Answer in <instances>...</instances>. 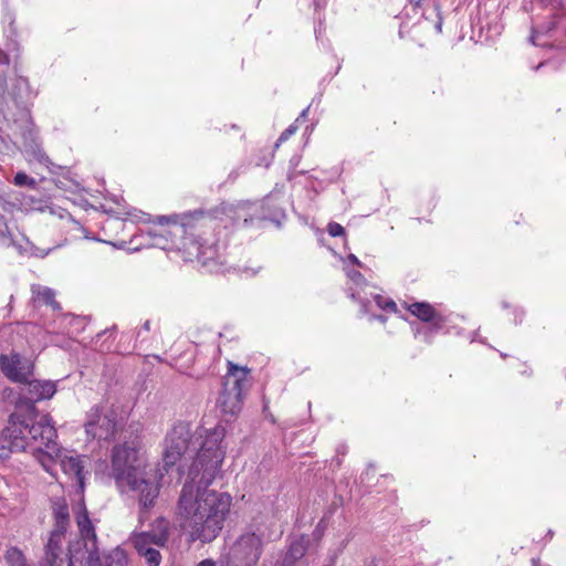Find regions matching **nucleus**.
<instances>
[{
    "mask_svg": "<svg viewBox=\"0 0 566 566\" xmlns=\"http://www.w3.org/2000/svg\"><path fill=\"white\" fill-rule=\"evenodd\" d=\"M128 556L124 548L117 546L105 556L106 566H127Z\"/></svg>",
    "mask_w": 566,
    "mask_h": 566,
    "instance_id": "19",
    "label": "nucleus"
},
{
    "mask_svg": "<svg viewBox=\"0 0 566 566\" xmlns=\"http://www.w3.org/2000/svg\"><path fill=\"white\" fill-rule=\"evenodd\" d=\"M150 331V321H146L137 333V336H142L143 332Z\"/></svg>",
    "mask_w": 566,
    "mask_h": 566,
    "instance_id": "27",
    "label": "nucleus"
},
{
    "mask_svg": "<svg viewBox=\"0 0 566 566\" xmlns=\"http://www.w3.org/2000/svg\"><path fill=\"white\" fill-rule=\"evenodd\" d=\"M66 533L51 531L44 545L41 566H73L70 549L65 541Z\"/></svg>",
    "mask_w": 566,
    "mask_h": 566,
    "instance_id": "9",
    "label": "nucleus"
},
{
    "mask_svg": "<svg viewBox=\"0 0 566 566\" xmlns=\"http://www.w3.org/2000/svg\"><path fill=\"white\" fill-rule=\"evenodd\" d=\"M14 185L19 187L29 186L31 188L35 187L36 182L33 178L29 177L24 172H18L14 176Z\"/></svg>",
    "mask_w": 566,
    "mask_h": 566,
    "instance_id": "21",
    "label": "nucleus"
},
{
    "mask_svg": "<svg viewBox=\"0 0 566 566\" xmlns=\"http://www.w3.org/2000/svg\"><path fill=\"white\" fill-rule=\"evenodd\" d=\"M169 527L165 520L156 521L150 531L133 533L130 543L139 557L144 558L147 566H159L161 563L160 548L167 546Z\"/></svg>",
    "mask_w": 566,
    "mask_h": 566,
    "instance_id": "4",
    "label": "nucleus"
},
{
    "mask_svg": "<svg viewBox=\"0 0 566 566\" xmlns=\"http://www.w3.org/2000/svg\"><path fill=\"white\" fill-rule=\"evenodd\" d=\"M327 232L331 237H340L344 235L345 229L342 224L337 222H329L327 224Z\"/></svg>",
    "mask_w": 566,
    "mask_h": 566,
    "instance_id": "23",
    "label": "nucleus"
},
{
    "mask_svg": "<svg viewBox=\"0 0 566 566\" xmlns=\"http://www.w3.org/2000/svg\"><path fill=\"white\" fill-rule=\"evenodd\" d=\"M14 424L20 426L21 436L27 438V450L33 454L38 462L48 473L54 472V461L60 452V446L56 442V430L48 415H38L30 410V413L23 418L13 413Z\"/></svg>",
    "mask_w": 566,
    "mask_h": 566,
    "instance_id": "3",
    "label": "nucleus"
},
{
    "mask_svg": "<svg viewBox=\"0 0 566 566\" xmlns=\"http://www.w3.org/2000/svg\"><path fill=\"white\" fill-rule=\"evenodd\" d=\"M17 416H10L8 426L0 433V460H6L12 452L27 451V438L21 436V427L14 424Z\"/></svg>",
    "mask_w": 566,
    "mask_h": 566,
    "instance_id": "13",
    "label": "nucleus"
},
{
    "mask_svg": "<svg viewBox=\"0 0 566 566\" xmlns=\"http://www.w3.org/2000/svg\"><path fill=\"white\" fill-rule=\"evenodd\" d=\"M7 88V78L4 74H0V95L4 93Z\"/></svg>",
    "mask_w": 566,
    "mask_h": 566,
    "instance_id": "26",
    "label": "nucleus"
},
{
    "mask_svg": "<svg viewBox=\"0 0 566 566\" xmlns=\"http://www.w3.org/2000/svg\"><path fill=\"white\" fill-rule=\"evenodd\" d=\"M307 113H308V107H306L305 109H303V111H302V113L300 114V116L296 118L295 123L297 124V122H300L301 119L306 118Z\"/></svg>",
    "mask_w": 566,
    "mask_h": 566,
    "instance_id": "31",
    "label": "nucleus"
},
{
    "mask_svg": "<svg viewBox=\"0 0 566 566\" xmlns=\"http://www.w3.org/2000/svg\"><path fill=\"white\" fill-rule=\"evenodd\" d=\"M198 217H203V212L195 211L186 214L181 223L174 222L169 229H161L158 235L169 237L175 247L187 250L190 255L206 263L208 260L214 259L217 254L214 247H206L199 240L186 235L187 227L190 226L191 220L198 219Z\"/></svg>",
    "mask_w": 566,
    "mask_h": 566,
    "instance_id": "5",
    "label": "nucleus"
},
{
    "mask_svg": "<svg viewBox=\"0 0 566 566\" xmlns=\"http://www.w3.org/2000/svg\"><path fill=\"white\" fill-rule=\"evenodd\" d=\"M262 555V539L255 533L242 534L230 553L232 566H256Z\"/></svg>",
    "mask_w": 566,
    "mask_h": 566,
    "instance_id": "8",
    "label": "nucleus"
},
{
    "mask_svg": "<svg viewBox=\"0 0 566 566\" xmlns=\"http://www.w3.org/2000/svg\"><path fill=\"white\" fill-rule=\"evenodd\" d=\"M112 475L118 485H127L138 493V502L143 510L154 506L159 494V485L155 474H148L138 455V443L126 441L112 450Z\"/></svg>",
    "mask_w": 566,
    "mask_h": 566,
    "instance_id": "2",
    "label": "nucleus"
},
{
    "mask_svg": "<svg viewBox=\"0 0 566 566\" xmlns=\"http://www.w3.org/2000/svg\"><path fill=\"white\" fill-rule=\"evenodd\" d=\"M436 28L438 29V31L440 32L441 31V28H442V22L439 21L436 25Z\"/></svg>",
    "mask_w": 566,
    "mask_h": 566,
    "instance_id": "33",
    "label": "nucleus"
},
{
    "mask_svg": "<svg viewBox=\"0 0 566 566\" xmlns=\"http://www.w3.org/2000/svg\"><path fill=\"white\" fill-rule=\"evenodd\" d=\"M118 429L117 415L114 410H104L99 406H94L87 412L85 432L92 439L107 441L114 438Z\"/></svg>",
    "mask_w": 566,
    "mask_h": 566,
    "instance_id": "7",
    "label": "nucleus"
},
{
    "mask_svg": "<svg viewBox=\"0 0 566 566\" xmlns=\"http://www.w3.org/2000/svg\"><path fill=\"white\" fill-rule=\"evenodd\" d=\"M52 517L54 521V532L66 533L70 526V511L67 502L64 497L56 496L50 500Z\"/></svg>",
    "mask_w": 566,
    "mask_h": 566,
    "instance_id": "15",
    "label": "nucleus"
},
{
    "mask_svg": "<svg viewBox=\"0 0 566 566\" xmlns=\"http://www.w3.org/2000/svg\"><path fill=\"white\" fill-rule=\"evenodd\" d=\"M0 64H6V65L9 64L8 55L1 50H0Z\"/></svg>",
    "mask_w": 566,
    "mask_h": 566,
    "instance_id": "29",
    "label": "nucleus"
},
{
    "mask_svg": "<svg viewBox=\"0 0 566 566\" xmlns=\"http://www.w3.org/2000/svg\"><path fill=\"white\" fill-rule=\"evenodd\" d=\"M375 302H376L378 307H380V308H382L385 311L396 312V310H397V305H396V303L392 300H385L380 295H376L375 296Z\"/></svg>",
    "mask_w": 566,
    "mask_h": 566,
    "instance_id": "22",
    "label": "nucleus"
},
{
    "mask_svg": "<svg viewBox=\"0 0 566 566\" xmlns=\"http://www.w3.org/2000/svg\"><path fill=\"white\" fill-rule=\"evenodd\" d=\"M75 521L80 535L84 541L85 549L88 554L90 566H96L99 562L97 536L84 503L80 504L78 510L75 513Z\"/></svg>",
    "mask_w": 566,
    "mask_h": 566,
    "instance_id": "10",
    "label": "nucleus"
},
{
    "mask_svg": "<svg viewBox=\"0 0 566 566\" xmlns=\"http://www.w3.org/2000/svg\"><path fill=\"white\" fill-rule=\"evenodd\" d=\"M198 566H216L214 562L211 559H205L198 564Z\"/></svg>",
    "mask_w": 566,
    "mask_h": 566,
    "instance_id": "32",
    "label": "nucleus"
},
{
    "mask_svg": "<svg viewBox=\"0 0 566 566\" xmlns=\"http://www.w3.org/2000/svg\"><path fill=\"white\" fill-rule=\"evenodd\" d=\"M297 124L294 123L292 125H290L279 137L277 139V143L275 145V147H279V144L280 143H283L285 140H287L293 134H295V132L297 130Z\"/></svg>",
    "mask_w": 566,
    "mask_h": 566,
    "instance_id": "24",
    "label": "nucleus"
},
{
    "mask_svg": "<svg viewBox=\"0 0 566 566\" xmlns=\"http://www.w3.org/2000/svg\"><path fill=\"white\" fill-rule=\"evenodd\" d=\"M4 558L10 566H27L23 553L17 547L8 548Z\"/></svg>",
    "mask_w": 566,
    "mask_h": 566,
    "instance_id": "20",
    "label": "nucleus"
},
{
    "mask_svg": "<svg viewBox=\"0 0 566 566\" xmlns=\"http://www.w3.org/2000/svg\"><path fill=\"white\" fill-rule=\"evenodd\" d=\"M87 461L88 458L86 457L69 455L60 448L59 455H56L54 461V472L50 474L55 476L56 469L60 467L64 474L74 479L78 490L83 492L87 473L84 469Z\"/></svg>",
    "mask_w": 566,
    "mask_h": 566,
    "instance_id": "11",
    "label": "nucleus"
},
{
    "mask_svg": "<svg viewBox=\"0 0 566 566\" xmlns=\"http://www.w3.org/2000/svg\"><path fill=\"white\" fill-rule=\"evenodd\" d=\"M308 539L304 536L294 539L284 556L282 566H293L302 559L307 551Z\"/></svg>",
    "mask_w": 566,
    "mask_h": 566,
    "instance_id": "17",
    "label": "nucleus"
},
{
    "mask_svg": "<svg viewBox=\"0 0 566 566\" xmlns=\"http://www.w3.org/2000/svg\"><path fill=\"white\" fill-rule=\"evenodd\" d=\"M22 387V396L30 401L29 409L34 411V402L50 399L56 392V385L51 380H38L29 378Z\"/></svg>",
    "mask_w": 566,
    "mask_h": 566,
    "instance_id": "14",
    "label": "nucleus"
},
{
    "mask_svg": "<svg viewBox=\"0 0 566 566\" xmlns=\"http://www.w3.org/2000/svg\"><path fill=\"white\" fill-rule=\"evenodd\" d=\"M159 221H160V223H163L164 221H167V218L166 217H160Z\"/></svg>",
    "mask_w": 566,
    "mask_h": 566,
    "instance_id": "34",
    "label": "nucleus"
},
{
    "mask_svg": "<svg viewBox=\"0 0 566 566\" xmlns=\"http://www.w3.org/2000/svg\"><path fill=\"white\" fill-rule=\"evenodd\" d=\"M408 311L423 322H431L437 315L434 308L429 303L424 302L410 304Z\"/></svg>",
    "mask_w": 566,
    "mask_h": 566,
    "instance_id": "18",
    "label": "nucleus"
},
{
    "mask_svg": "<svg viewBox=\"0 0 566 566\" xmlns=\"http://www.w3.org/2000/svg\"><path fill=\"white\" fill-rule=\"evenodd\" d=\"M224 428L214 427L199 433L196 440L190 424L178 422L164 440V467L175 465L196 444L199 449L181 488L176 517L180 530L190 542L211 543L223 530L230 515L232 496L228 492L210 489L226 455Z\"/></svg>",
    "mask_w": 566,
    "mask_h": 566,
    "instance_id": "1",
    "label": "nucleus"
},
{
    "mask_svg": "<svg viewBox=\"0 0 566 566\" xmlns=\"http://www.w3.org/2000/svg\"><path fill=\"white\" fill-rule=\"evenodd\" d=\"M33 363L19 354L0 355V369L12 381L23 384L33 375Z\"/></svg>",
    "mask_w": 566,
    "mask_h": 566,
    "instance_id": "12",
    "label": "nucleus"
},
{
    "mask_svg": "<svg viewBox=\"0 0 566 566\" xmlns=\"http://www.w3.org/2000/svg\"><path fill=\"white\" fill-rule=\"evenodd\" d=\"M348 260H349L352 263H354V264H356V265H358V266H361V262L358 260V258H357L355 254H349V255H348Z\"/></svg>",
    "mask_w": 566,
    "mask_h": 566,
    "instance_id": "30",
    "label": "nucleus"
},
{
    "mask_svg": "<svg viewBox=\"0 0 566 566\" xmlns=\"http://www.w3.org/2000/svg\"><path fill=\"white\" fill-rule=\"evenodd\" d=\"M411 2H415L416 6H419L421 0H410Z\"/></svg>",
    "mask_w": 566,
    "mask_h": 566,
    "instance_id": "35",
    "label": "nucleus"
},
{
    "mask_svg": "<svg viewBox=\"0 0 566 566\" xmlns=\"http://www.w3.org/2000/svg\"><path fill=\"white\" fill-rule=\"evenodd\" d=\"M34 158L42 165L44 166H49L50 164V159L48 157V155L42 151L41 149H38L36 151H34Z\"/></svg>",
    "mask_w": 566,
    "mask_h": 566,
    "instance_id": "25",
    "label": "nucleus"
},
{
    "mask_svg": "<svg viewBox=\"0 0 566 566\" xmlns=\"http://www.w3.org/2000/svg\"><path fill=\"white\" fill-rule=\"evenodd\" d=\"M323 566H334V562H331V563H328L326 565H323Z\"/></svg>",
    "mask_w": 566,
    "mask_h": 566,
    "instance_id": "37",
    "label": "nucleus"
},
{
    "mask_svg": "<svg viewBox=\"0 0 566 566\" xmlns=\"http://www.w3.org/2000/svg\"><path fill=\"white\" fill-rule=\"evenodd\" d=\"M19 82L23 83V84H27V80L25 78H20Z\"/></svg>",
    "mask_w": 566,
    "mask_h": 566,
    "instance_id": "36",
    "label": "nucleus"
},
{
    "mask_svg": "<svg viewBox=\"0 0 566 566\" xmlns=\"http://www.w3.org/2000/svg\"><path fill=\"white\" fill-rule=\"evenodd\" d=\"M349 277L353 280V281H358V280H363V275L360 272L358 271H352L348 273Z\"/></svg>",
    "mask_w": 566,
    "mask_h": 566,
    "instance_id": "28",
    "label": "nucleus"
},
{
    "mask_svg": "<svg viewBox=\"0 0 566 566\" xmlns=\"http://www.w3.org/2000/svg\"><path fill=\"white\" fill-rule=\"evenodd\" d=\"M248 375V368L229 363L223 388L218 399V405L222 412L234 416L241 410L243 394L249 382Z\"/></svg>",
    "mask_w": 566,
    "mask_h": 566,
    "instance_id": "6",
    "label": "nucleus"
},
{
    "mask_svg": "<svg viewBox=\"0 0 566 566\" xmlns=\"http://www.w3.org/2000/svg\"><path fill=\"white\" fill-rule=\"evenodd\" d=\"M31 292H32V302L34 304L48 305L53 311L61 310L60 303L55 300V292L52 289H50L48 286H42L40 284H34L31 287Z\"/></svg>",
    "mask_w": 566,
    "mask_h": 566,
    "instance_id": "16",
    "label": "nucleus"
}]
</instances>
